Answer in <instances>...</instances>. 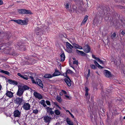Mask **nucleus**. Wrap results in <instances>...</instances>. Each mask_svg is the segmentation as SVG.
Segmentation results:
<instances>
[{
	"instance_id": "obj_1",
	"label": "nucleus",
	"mask_w": 125,
	"mask_h": 125,
	"mask_svg": "<svg viewBox=\"0 0 125 125\" xmlns=\"http://www.w3.org/2000/svg\"><path fill=\"white\" fill-rule=\"evenodd\" d=\"M11 49L8 47L7 46L6 47H5L4 50L3 51V52L5 54H9L11 55H12L14 56L16 55L15 52L11 51Z\"/></svg>"
},
{
	"instance_id": "obj_2",
	"label": "nucleus",
	"mask_w": 125,
	"mask_h": 125,
	"mask_svg": "<svg viewBox=\"0 0 125 125\" xmlns=\"http://www.w3.org/2000/svg\"><path fill=\"white\" fill-rule=\"evenodd\" d=\"M18 12L19 14H32L33 13L30 10H27L24 9H22L18 10Z\"/></svg>"
},
{
	"instance_id": "obj_3",
	"label": "nucleus",
	"mask_w": 125,
	"mask_h": 125,
	"mask_svg": "<svg viewBox=\"0 0 125 125\" xmlns=\"http://www.w3.org/2000/svg\"><path fill=\"white\" fill-rule=\"evenodd\" d=\"M24 101L23 99V97L22 96L21 98L18 97L16 98L14 100V102L16 104H18L19 105L22 104V102Z\"/></svg>"
},
{
	"instance_id": "obj_4",
	"label": "nucleus",
	"mask_w": 125,
	"mask_h": 125,
	"mask_svg": "<svg viewBox=\"0 0 125 125\" xmlns=\"http://www.w3.org/2000/svg\"><path fill=\"white\" fill-rule=\"evenodd\" d=\"M31 80L32 82L33 83L35 84L37 83L38 85L41 87L42 88H43V84L42 83V81L40 79H37L36 80V81H35L34 79L33 78V79H31Z\"/></svg>"
},
{
	"instance_id": "obj_5",
	"label": "nucleus",
	"mask_w": 125,
	"mask_h": 125,
	"mask_svg": "<svg viewBox=\"0 0 125 125\" xmlns=\"http://www.w3.org/2000/svg\"><path fill=\"white\" fill-rule=\"evenodd\" d=\"M12 21L20 24L24 25H26L27 24V22L26 21V20H22L20 19L13 20Z\"/></svg>"
},
{
	"instance_id": "obj_6",
	"label": "nucleus",
	"mask_w": 125,
	"mask_h": 125,
	"mask_svg": "<svg viewBox=\"0 0 125 125\" xmlns=\"http://www.w3.org/2000/svg\"><path fill=\"white\" fill-rule=\"evenodd\" d=\"M43 118V120L44 122L46 123H48V125L49 124L50 122L51 121V120L52 119V117L50 116H48L45 115L43 116L42 118Z\"/></svg>"
},
{
	"instance_id": "obj_7",
	"label": "nucleus",
	"mask_w": 125,
	"mask_h": 125,
	"mask_svg": "<svg viewBox=\"0 0 125 125\" xmlns=\"http://www.w3.org/2000/svg\"><path fill=\"white\" fill-rule=\"evenodd\" d=\"M104 75L107 77H112L113 75L111 74L110 72L107 70H104Z\"/></svg>"
},
{
	"instance_id": "obj_8",
	"label": "nucleus",
	"mask_w": 125,
	"mask_h": 125,
	"mask_svg": "<svg viewBox=\"0 0 125 125\" xmlns=\"http://www.w3.org/2000/svg\"><path fill=\"white\" fill-rule=\"evenodd\" d=\"M20 85L18 86V90L16 94L17 95L21 96L23 94L24 91L22 88H21V87H20Z\"/></svg>"
},
{
	"instance_id": "obj_9",
	"label": "nucleus",
	"mask_w": 125,
	"mask_h": 125,
	"mask_svg": "<svg viewBox=\"0 0 125 125\" xmlns=\"http://www.w3.org/2000/svg\"><path fill=\"white\" fill-rule=\"evenodd\" d=\"M31 106L28 103H24L22 106L23 109L26 110H29L30 109Z\"/></svg>"
},
{
	"instance_id": "obj_10",
	"label": "nucleus",
	"mask_w": 125,
	"mask_h": 125,
	"mask_svg": "<svg viewBox=\"0 0 125 125\" xmlns=\"http://www.w3.org/2000/svg\"><path fill=\"white\" fill-rule=\"evenodd\" d=\"M33 95L35 98L38 99H42L43 97L42 95L37 92H34L33 93Z\"/></svg>"
},
{
	"instance_id": "obj_11",
	"label": "nucleus",
	"mask_w": 125,
	"mask_h": 125,
	"mask_svg": "<svg viewBox=\"0 0 125 125\" xmlns=\"http://www.w3.org/2000/svg\"><path fill=\"white\" fill-rule=\"evenodd\" d=\"M21 112L18 110H15L13 112V115L15 117H20L21 116Z\"/></svg>"
},
{
	"instance_id": "obj_12",
	"label": "nucleus",
	"mask_w": 125,
	"mask_h": 125,
	"mask_svg": "<svg viewBox=\"0 0 125 125\" xmlns=\"http://www.w3.org/2000/svg\"><path fill=\"white\" fill-rule=\"evenodd\" d=\"M112 26H117L118 24L119 23V21L117 19H113L112 21H111V24H112Z\"/></svg>"
},
{
	"instance_id": "obj_13",
	"label": "nucleus",
	"mask_w": 125,
	"mask_h": 125,
	"mask_svg": "<svg viewBox=\"0 0 125 125\" xmlns=\"http://www.w3.org/2000/svg\"><path fill=\"white\" fill-rule=\"evenodd\" d=\"M13 93L11 91L7 90L6 94L7 96L9 98H11L13 96Z\"/></svg>"
},
{
	"instance_id": "obj_14",
	"label": "nucleus",
	"mask_w": 125,
	"mask_h": 125,
	"mask_svg": "<svg viewBox=\"0 0 125 125\" xmlns=\"http://www.w3.org/2000/svg\"><path fill=\"white\" fill-rule=\"evenodd\" d=\"M76 52L79 55L82 56H84L86 55V54L83 52L77 50H76Z\"/></svg>"
},
{
	"instance_id": "obj_15",
	"label": "nucleus",
	"mask_w": 125,
	"mask_h": 125,
	"mask_svg": "<svg viewBox=\"0 0 125 125\" xmlns=\"http://www.w3.org/2000/svg\"><path fill=\"white\" fill-rule=\"evenodd\" d=\"M91 50V48L90 46L86 44V47L84 49V52L86 53L89 52Z\"/></svg>"
},
{
	"instance_id": "obj_16",
	"label": "nucleus",
	"mask_w": 125,
	"mask_h": 125,
	"mask_svg": "<svg viewBox=\"0 0 125 125\" xmlns=\"http://www.w3.org/2000/svg\"><path fill=\"white\" fill-rule=\"evenodd\" d=\"M66 121L69 125H74L73 122L71 120L70 118L68 117L66 118Z\"/></svg>"
},
{
	"instance_id": "obj_17",
	"label": "nucleus",
	"mask_w": 125,
	"mask_h": 125,
	"mask_svg": "<svg viewBox=\"0 0 125 125\" xmlns=\"http://www.w3.org/2000/svg\"><path fill=\"white\" fill-rule=\"evenodd\" d=\"M61 74V73L59 72V71L55 69L54 73L52 74V76H58L60 75Z\"/></svg>"
},
{
	"instance_id": "obj_18",
	"label": "nucleus",
	"mask_w": 125,
	"mask_h": 125,
	"mask_svg": "<svg viewBox=\"0 0 125 125\" xmlns=\"http://www.w3.org/2000/svg\"><path fill=\"white\" fill-rule=\"evenodd\" d=\"M64 81L65 83L67 84L68 86H70L71 85L70 81L67 78H65L64 79Z\"/></svg>"
},
{
	"instance_id": "obj_19",
	"label": "nucleus",
	"mask_w": 125,
	"mask_h": 125,
	"mask_svg": "<svg viewBox=\"0 0 125 125\" xmlns=\"http://www.w3.org/2000/svg\"><path fill=\"white\" fill-rule=\"evenodd\" d=\"M20 86V87H21V88H22L24 92L25 90L29 89L30 88L29 87L25 85H24L23 86Z\"/></svg>"
},
{
	"instance_id": "obj_20",
	"label": "nucleus",
	"mask_w": 125,
	"mask_h": 125,
	"mask_svg": "<svg viewBox=\"0 0 125 125\" xmlns=\"http://www.w3.org/2000/svg\"><path fill=\"white\" fill-rule=\"evenodd\" d=\"M62 53L60 55L61 60V61H63L64 60L65 56L63 51H62Z\"/></svg>"
},
{
	"instance_id": "obj_21",
	"label": "nucleus",
	"mask_w": 125,
	"mask_h": 125,
	"mask_svg": "<svg viewBox=\"0 0 125 125\" xmlns=\"http://www.w3.org/2000/svg\"><path fill=\"white\" fill-rule=\"evenodd\" d=\"M88 16L87 15H86L84 18V19L83 20L82 22L81 23L82 25V24H84L86 22V21L88 19Z\"/></svg>"
},
{
	"instance_id": "obj_22",
	"label": "nucleus",
	"mask_w": 125,
	"mask_h": 125,
	"mask_svg": "<svg viewBox=\"0 0 125 125\" xmlns=\"http://www.w3.org/2000/svg\"><path fill=\"white\" fill-rule=\"evenodd\" d=\"M52 77V75L50 74H45L44 76V77L46 78H51Z\"/></svg>"
},
{
	"instance_id": "obj_23",
	"label": "nucleus",
	"mask_w": 125,
	"mask_h": 125,
	"mask_svg": "<svg viewBox=\"0 0 125 125\" xmlns=\"http://www.w3.org/2000/svg\"><path fill=\"white\" fill-rule=\"evenodd\" d=\"M102 11L103 12L104 14L106 15L107 13V11L106 8L105 7H103L102 9Z\"/></svg>"
},
{
	"instance_id": "obj_24",
	"label": "nucleus",
	"mask_w": 125,
	"mask_h": 125,
	"mask_svg": "<svg viewBox=\"0 0 125 125\" xmlns=\"http://www.w3.org/2000/svg\"><path fill=\"white\" fill-rule=\"evenodd\" d=\"M43 32L42 31V30L40 28H37L35 30V32L36 33H38L40 32Z\"/></svg>"
},
{
	"instance_id": "obj_25",
	"label": "nucleus",
	"mask_w": 125,
	"mask_h": 125,
	"mask_svg": "<svg viewBox=\"0 0 125 125\" xmlns=\"http://www.w3.org/2000/svg\"><path fill=\"white\" fill-rule=\"evenodd\" d=\"M108 104L109 107V108H111L113 105L112 101V100L109 101L108 102Z\"/></svg>"
},
{
	"instance_id": "obj_26",
	"label": "nucleus",
	"mask_w": 125,
	"mask_h": 125,
	"mask_svg": "<svg viewBox=\"0 0 125 125\" xmlns=\"http://www.w3.org/2000/svg\"><path fill=\"white\" fill-rule=\"evenodd\" d=\"M99 21L97 19H95L93 20V24L94 25H97V24L98 23Z\"/></svg>"
},
{
	"instance_id": "obj_27",
	"label": "nucleus",
	"mask_w": 125,
	"mask_h": 125,
	"mask_svg": "<svg viewBox=\"0 0 125 125\" xmlns=\"http://www.w3.org/2000/svg\"><path fill=\"white\" fill-rule=\"evenodd\" d=\"M84 88L85 91V96H87L88 95V92L89 91V89L87 87H85Z\"/></svg>"
},
{
	"instance_id": "obj_28",
	"label": "nucleus",
	"mask_w": 125,
	"mask_h": 125,
	"mask_svg": "<svg viewBox=\"0 0 125 125\" xmlns=\"http://www.w3.org/2000/svg\"><path fill=\"white\" fill-rule=\"evenodd\" d=\"M19 46V48H20L21 50H25L26 49L25 47L22 45H20V46Z\"/></svg>"
},
{
	"instance_id": "obj_29",
	"label": "nucleus",
	"mask_w": 125,
	"mask_h": 125,
	"mask_svg": "<svg viewBox=\"0 0 125 125\" xmlns=\"http://www.w3.org/2000/svg\"><path fill=\"white\" fill-rule=\"evenodd\" d=\"M2 73H5V74L7 75L8 76H10V74L9 72L7 71H1Z\"/></svg>"
},
{
	"instance_id": "obj_30",
	"label": "nucleus",
	"mask_w": 125,
	"mask_h": 125,
	"mask_svg": "<svg viewBox=\"0 0 125 125\" xmlns=\"http://www.w3.org/2000/svg\"><path fill=\"white\" fill-rule=\"evenodd\" d=\"M56 100L59 103H61L62 102V99L61 97L59 96H57L56 97Z\"/></svg>"
},
{
	"instance_id": "obj_31",
	"label": "nucleus",
	"mask_w": 125,
	"mask_h": 125,
	"mask_svg": "<svg viewBox=\"0 0 125 125\" xmlns=\"http://www.w3.org/2000/svg\"><path fill=\"white\" fill-rule=\"evenodd\" d=\"M72 48L71 47H69L68 48H67V51L68 52V53H71L72 50V48Z\"/></svg>"
},
{
	"instance_id": "obj_32",
	"label": "nucleus",
	"mask_w": 125,
	"mask_h": 125,
	"mask_svg": "<svg viewBox=\"0 0 125 125\" xmlns=\"http://www.w3.org/2000/svg\"><path fill=\"white\" fill-rule=\"evenodd\" d=\"M66 46L67 48H68L69 47H71L72 48H73V47L68 42H66Z\"/></svg>"
},
{
	"instance_id": "obj_33",
	"label": "nucleus",
	"mask_w": 125,
	"mask_h": 125,
	"mask_svg": "<svg viewBox=\"0 0 125 125\" xmlns=\"http://www.w3.org/2000/svg\"><path fill=\"white\" fill-rule=\"evenodd\" d=\"M55 113L57 115H59L60 114V111L58 109L55 110L54 111Z\"/></svg>"
},
{
	"instance_id": "obj_34",
	"label": "nucleus",
	"mask_w": 125,
	"mask_h": 125,
	"mask_svg": "<svg viewBox=\"0 0 125 125\" xmlns=\"http://www.w3.org/2000/svg\"><path fill=\"white\" fill-rule=\"evenodd\" d=\"M67 74L68 73H66V72L65 73L63 74V75L66 78L68 79L70 81V82H71V80L69 77L67 75Z\"/></svg>"
},
{
	"instance_id": "obj_35",
	"label": "nucleus",
	"mask_w": 125,
	"mask_h": 125,
	"mask_svg": "<svg viewBox=\"0 0 125 125\" xmlns=\"http://www.w3.org/2000/svg\"><path fill=\"white\" fill-rule=\"evenodd\" d=\"M9 44V43H7L5 44L4 45H3L1 46V47L0 48V50H4V48L5 47V46H7V45H8V44Z\"/></svg>"
},
{
	"instance_id": "obj_36",
	"label": "nucleus",
	"mask_w": 125,
	"mask_h": 125,
	"mask_svg": "<svg viewBox=\"0 0 125 125\" xmlns=\"http://www.w3.org/2000/svg\"><path fill=\"white\" fill-rule=\"evenodd\" d=\"M103 7L102 6L98 7L97 8V9L99 11V13H100V11H101L102 9H103Z\"/></svg>"
},
{
	"instance_id": "obj_37",
	"label": "nucleus",
	"mask_w": 125,
	"mask_h": 125,
	"mask_svg": "<svg viewBox=\"0 0 125 125\" xmlns=\"http://www.w3.org/2000/svg\"><path fill=\"white\" fill-rule=\"evenodd\" d=\"M66 73H70L72 74L73 73V72L70 70L69 69L66 71Z\"/></svg>"
},
{
	"instance_id": "obj_38",
	"label": "nucleus",
	"mask_w": 125,
	"mask_h": 125,
	"mask_svg": "<svg viewBox=\"0 0 125 125\" xmlns=\"http://www.w3.org/2000/svg\"><path fill=\"white\" fill-rule=\"evenodd\" d=\"M43 32H39L38 33H36L39 37H40L43 34Z\"/></svg>"
},
{
	"instance_id": "obj_39",
	"label": "nucleus",
	"mask_w": 125,
	"mask_h": 125,
	"mask_svg": "<svg viewBox=\"0 0 125 125\" xmlns=\"http://www.w3.org/2000/svg\"><path fill=\"white\" fill-rule=\"evenodd\" d=\"M90 66L92 68L94 69H95L96 68V67L93 64H91Z\"/></svg>"
},
{
	"instance_id": "obj_40",
	"label": "nucleus",
	"mask_w": 125,
	"mask_h": 125,
	"mask_svg": "<svg viewBox=\"0 0 125 125\" xmlns=\"http://www.w3.org/2000/svg\"><path fill=\"white\" fill-rule=\"evenodd\" d=\"M21 78H23L24 79L27 80L28 79V78L27 77V76L25 75H22V76L21 77Z\"/></svg>"
},
{
	"instance_id": "obj_41",
	"label": "nucleus",
	"mask_w": 125,
	"mask_h": 125,
	"mask_svg": "<svg viewBox=\"0 0 125 125\" xmlns=\"http://www.w3.org/2000/svg\"><path fill=\"white\" fill-rule=\"evenodd\" d=\"M116 34L115 33H114L112 35L111 37L112 39H113L115 37Z\"/></svg>"
},
{
	"instance_id": "obj_42",
	"label": "nucleus",
	"mask_w": 125,
	"mask_h": 125,
	"mask_svg": "<svg viewBox=\"0 0 125 125\" xmlns=\"http://www.w3.org/2000/svg\"><path fill=\"white\" fill-rule=\"evenodd\" d=\"M38 112V110L37 109H36L35 110H33V113H34L35 114H37Z\"/></svg>"
},
{
	"instance_id": "obj_43",
	"label": "nucleus",
	"mask_w": 125,
	"mask_h": 125,
	"mask_svg": "<svg viewBox=\"0 0 125 125\" xmlns=\"http://www.w3.org/2000/svg\"><path fill=\"white\" fill-rule=\"evenodd\" d=\"M99 62H100V64H104L106 63V61H103L101 60H100Z\"/></svg>"
},
{
	"instance_id": "obj_44",
	"label": "nucleus",
	"mask_w": 125,
	"mask_h": 125,
	"mask_svg": "<svg viewBox=\"0 0 125 125\" xmlns=\"http://www.w3.org/2000/svg\"><path fill=\"white\" fill-rule=\"evenodd\" d=\"M116 6L118 8L121 9H123L124 8V7L123 6L120 5H116Z\"/></svg>"
},
{
	"instance_id": "obj_45",
	"label": "nucleus",
	"mask_w": 125,
	"mask_h": 125,
	"mask_svg": "<svg viewBox=\"0 0 125 125\" xmlns=\"http://www.w3.org/2000/svg\"><path fill=\"white\" fill-rule=\"evenodd\" d=\"M14 80H12L9 79L8 80V82L10 84H13V82Z\"/></svg>"
},
{
	"instance_id": "obj_46",
	"label": "nucleus",
	"mask_w": 125,
	"mask_h": 125,
	"mask_svg": "<svg viewBox=\"0 0 125 125\" xmlns=\"http://www.w3.org/2000/svg\"><path fill=\"white\" fill-rule=\"evenodd\" d=\"M73 64H76L78 65V61L77 60H75L73 62Z\"/></svg>"
},
{
	"instance_id": "obj_47",
	"label": "nucleus",
	"mask_w": 125,
	"mask_h": 125,
	"mask_svg": "<svg viewBox=\"0 0 125 125\" xmlns=\"http://www.w3.org/2000/svg\"><path fill=\"white\" fill-rule=\"evenodd\" d=\"M45 102L48 105H51V103L50 101H46Z\"/></svg>"
},
{
	"instance_id": "obj_48",
	"label": "nucleus",
	"mask_w": 125,
	"mask_h": 125,
	"mask_svg": "<svg viewBox=\"0 0 125 125\" xmlns=\"http://www.w3.org/2000/svg\"><path fill=\"white\" fill-rule=\"evenodd\" d=\"M13 83V85H17L18 84V82L17 81H14V80Z\"/></svg>"
},
{
	"instance_id": "obj_49",
	"label": "nucleus",
	"mask_w": 125,
	"mask_h": 125,
	"mask_svg": "<svg viewBox=\"0 0 125 125\" xmlns=\"http://www.w3.org/2000/svg\"><path fill=\"white\" fill-rule=\"evenodd\" d=\"M73 9L74 10L76 11L77 7L76 6L74 5L73 7Z\"/></svg>"
},
{
	"instance_id": "obj_50",
	"label": "nucleus",
	"mask_w": 125,
	"mask_h": 125,
	"mask_svg": "<svg viewBox=\"0 0 125 125\" xmlns=\"http://www.w3.org/2000/svg\"><path fill=\"white\" fill-rule=\"evenodd\" d=\"M52 110V109L50 107L47 110V113H49Z\"/></svg>"
},
{
	"instance_id": "obj_51",
	"label": "nucleus",
	"mask_w": 125,
	"mask_h": 125,
	"mask_svg": "<svg viewBox=\"0 0 125 125\" xmlns=\"http://www.w3.org/2000/svg\"><path fill=\"white\" fill-rule=\"evenodd\" d=\"M97 67L100 69H102L104 68V67L100 65L99 64L97 66Z\"/></svg>"
},
{
	"instance_id": "obj_52",
	"label": "nucleus",
	"mask_w": 125,
	"mask_h": 125,
	"mask_svg": "<svg viewBox=\"0 0 125 125\" xmlns=\"http://www.w3.org/2000/svg\"><path fill=\"white\" fill-rule=\"evenodd\" d=\"M94 63L95 65L96 66H97V65L99 64L95 60L94 61Z\"/></svg>"
},
{
	"instance_id": "obj_53",
	"label": "nucleus",
	"mask_w": 125,
	"mask_h": 125,
	"mask_svg": "<svg viewBox=\"0 0 125 125\" xmlns=\"http://www.w3.org/2000/svg\"><path fill=\"white\" fill-rule=\"evenodd\" d=\"M45 102V100H42L41 101L40 103L42 104H44Z\"/></svg>"
},
{
	"instance_id": "obj_54",
	"label": "nucleus",
	"mask_w": 125,
	"mask_h": 125,
	"mask_svg": "<svg viewBox=\"0 0 125 125\" xmlns=\"http://www.w3.org/2000/svg\"><path fill=\"white\" fill-rule=\"evenodd\" d=\"M54 112L52 111V110L50 113H50L49 114L52 115L54 114Z\"/></svg>"
},
{
	"instance_id": "obj_55",
	"label": "nucleus",
	"mask_w": 125,
	"mask_h": 125,
	"mask_svg": "<svg viewBox=\"0 0 125 125\" xmlns=\"http://www.w3.org/2000/svg\"><path fill=\"white\" fill-rule=\"evenodd\" d=\"M62 92L64 94H67V92L66 91H64V90H62Z\"/></svg>"
},
{
	"instance_id": "obj_56",
	"label": "nucleus",
	"mask_w": 125,
	"mask_h": 125,
	"mask_svg": "<svg viewBox=\"0 0 125 125\" xmlns=\"http://www.w3.org/2000/svg\"><path fill=\"white\" fill-rule=\"evenodd\" d=\"M69 114L71 115V116L72 118H74V119H75V118L74 117V116L70 112H69Z\"/></svg>"
},
{
	"instance_id": "obj_57",
	"label": "nucleus",
	"mask_w": 125,
	"mask_h": 125,
	"mask_svg": "<svg viewBox=\"0 0 125 125\" xmlns=\"http://www.w3.org/2000/svg\"><path fill=\"white\" fill-rule=\"evenodd\" d=\"M69 6L68 3H66L65 6L66 8H69Z\"/></svg>"
},
{
	"instance_id": "obj_58",
	"label": "nucleus",
	"mask_w": 125,
	"mask_h": 125,
	"mask_svg": "<svg viewBox=\"0 0 125 125\" xmlns=\"http://www.w3.org/2000/svg\"><path fill=\"white\" fill-rule=\"evenodd\" d=\"M90 74L88 73L86 77V78L87 79H88V78L90 76Z\"/></svg>"
},
{
	"instance_id": "obj_59",
	"label": "nucleus",
	"mask_w": 125,
	"mask_h": 125,
	"mask_svg": "<svg viewBox=\"0 0 125 125\" xmlns=\"http://www.w3.org/2000/svg\"><path fill=\"white\" fill-rule=\"evenodd\" d=\"M95 59L98 62H99L101 60L99 58L96 57Z\"/></svg>"
},
{
	"instance_id": "obj_60",
	"label": "nucleus",
	"mask_w": 125,
	"mask_h": 125,
	"mask_svg": "<svg viewBox=\"0 0 125 125\" xmlns=\"http://www.w3.org/2000/svg\"><path fill=\"white\" fill-rule=\"evenodd\" d=\"M120 21H121L123 23V24H124L125 22H124V21H125L124 20H123L122 19H121L120 20Z\"/></svg>"
},
{
	"instance_id": "obj_61",
	"label": "nucleus",
	"mask_w": 125,
	"mask_h": 125,
	"mask_svg": "<svg viewBox=\"0 0 125 125\" xmlns=\"http://www.w3.org/2000/svg\"><path fill=\"white\" fill-rule=\"evenodd\" d=\"M77 45L78 47V48L80 49H82V47L80 46H79L78 45Z\"/></svg>"
},
{
	"instance_id": "obj_62",
	"label": "nucleus",
	"mask_w": 125,
	"mask_h": 125,
	"mask_svg": "<svg viewBox=\"0 0 125 125\" xmlns=\"http://www.w3.org/2000/svg\"><path fill=\"white\" fill-rule=\"evenodd\" d=\"M17 75L18 76H19L20 77H21L22 76V75L20 73H17Z\"/></svg>"
},
{
	"instance_id": "obj_63",
	"label": "nucleus",
	"mask_w": 125,
	"mask_h": 125,
	"mask_svg": "<svg viewBox=\"0 0 125 125\" xmlns=\"http://www.w3.org/2000/svg\"><path fill=\"white\" fill-rule=\"evenodd\" d=\"M3 3L2 1L1 0H0V5H2Z\"/></svg>"
},
{
	"instance_id": "obj_64",
	"label": "nucleus",
	"mask_w": 125,
	"mask_h": 125,
	"mask_svg": "<svg viewBox=\"0 0 125 125\" xmlns=\"http://www.w3.org/2000/svg\"><path fill=\"white\" fill-rule=\"evenodd\" d=\"M121 33L123 35H124L125 34V31H122Z\"/></svg>"
}]
</instances>
